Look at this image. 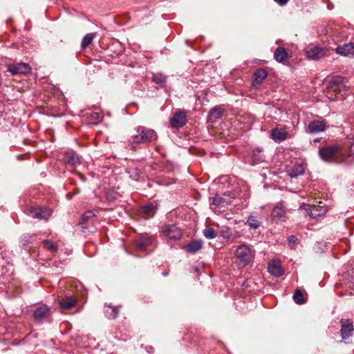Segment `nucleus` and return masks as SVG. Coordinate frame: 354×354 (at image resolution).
Masks as SVG:
<instances>
[{
	"label": "nucleus",
	"mask_w": 354,
	"mask_h": 354,
	"mask_svg": "<svg viewBox=\"0 0 354 354\" xmlns=\"http://www.w3.org/2000/svg\"><path fill=\"white\" fill-rule=\"evenodd\" d=\"M326 129V124L322 121L314 120L310 122L307 127V132L315 133L322 132Z\"/></svg>",
	"instance_id": "obj_18"
},
{
	"label": "nucleus",
	"mask_w": 354,
	"mask_h": 354,
	"mask_svg": "<svg viewBox=\"0 0 354 354\" xmlns=\"http://www.w3.org/2000/svg\"><path fill=\"white\" fill-rule=\"evenodd\" d=\"M67 197H68L69 199H71V196H69V194H67Z\"/></svg>",
	"instance_id": "obj_43"
},
{
	"label": "nucleus",
	"mask_w": 354,
	"mask_h": 354,
	"mask_svg": "<svg viewBox=\"0 0 354 354\" xmlns=\"http://www.w3.org/2000/svg\"><path fill=\"white\" fill-rule=\"evenodd\" d=\"M187 113L183 110L176 111L170 119V125L172 128L179 129L185 125L187 122Z\"/></svg>",
	"instance_id": "obj_7"
},
{
	"label": "nucleus",
	"mask_w": 354,
	"mask_h": 354,
	"mask_svg": "<svg viewBox=\"0 0 354 354\" xmlns=\"http://www.w3.org/2000/svg\"><path fill=\"white\" fill-rule=\"evenodd\" d=\"M224 113V109L220 106H215L210 109L207 116V122L212 124L215 123Z\"/></svg>",
	"instance_id": "obj_16"
},
{
	"label": "nucleus",
	"mask_w": 354,
	"mask_h": 354,
	"mask_svg": "<svg viewBox=\"0 0 354 354\" xmlns=\"http://www.w3.org/2000/svg\"><path fill=\"white\" fill-rule=\"evenodd\" d=\"M43 247L53 254L57 252L58 245L50 240L45 239L42 241Z\"/></svg>",
	"instance_id": "obj_31"
},
{
	"label": "nucleus",
	"mask_w": 354,
	"mask_h": 354,
	"mask_svg": "<svg viewBox=\"0 0 354 354\" xmlns=\"http://www.w3.org/2000/svg\"><path fill=\"white\" fill-rule=\"evenodd\" d=\"M152 243L151 237L146 234L138 236L134 240V245L138 250H145Z\"/></svg>",
	"instance_id": "obj_10"
},
{
	"label": "nucleus",
	"mask_w": 354,
	"mask_h": 354,
	"mask_svg": "<svg viewBox=\"0 0 354 354\" xmlns=\"http://www.w3.org/2000/svg\"><path fill=\"white\" fill-rule=\"evenodd\" d=\"M274 59L277 62L283 63L288 57L287 50L283 47H277L274 53Z\"/></svg>",
	"instance_id": "obj_26"
},
{
	"label": "nucleus",
	"mask_w": 354,
	"mask_h": 354,
	"mask_svg": "<svg viewBox=\"0 0 354 354\" xmlns=\"http://www.w3.org/2000/svg\"><path fill=\"white\" fill-rule=\"evenodd\" d=\"M337 54L348 56L354 53V44L352 43L346 44L343 46H339L336 48Z\"/></svg>",
	"instance_id": "obj_25"
},
{
	"label": "nucleus",
	"mask_w": 354,
	"mask_h": 354,
	"mask_svg": "<svg viewBox=\"0 0 354 354\" xmlns=\"http://www.w3.org/2000/svg\"><path fill=\"white\" fill-rule=\"evenodd\" d=\"M286 208L282 203H279L272 212V216L274 219L284 221L286 218Z\"/></svg>",
	"instance_id": "obj_21"
},
{
	"label": "nucleus",
	"mask_w": 354,
	"mask_h": 354,
	"mask_svg": "<svg viewBox=\"0 0 354 354\" xmlns=\"http://www.w3.org/2000/svg\"><path fill=\"white\" fill-rule=\"evenodd\" d=\"M252 160L253 165L263 162L266 160V155L263 149L261 147L255 148L252 152Z\"/></svg>",
	"instance_id": "obj_22"
},
{
	"label": "nucleus",
	"mask_w": 354,
	"mask_h": 354,
	"mask_svg": "<svg viewBox=\"0 0 354 354\" xmlns=\"http://www.w3.org/2000/svg\"><path fill=\"white\" fill-rule=\"evenodd\" d=\"M320 140H321V138H315L313 140V142L315 143V142H319Z\"/></svg>",
	"instance_id": "obj_41"
},
{
	"label": "nucleus",
	"mask_w": 354,
	"mask_h": 354,
	"mask_svg": "<svg viewBox=\"0 0 354 354\" xmlns=\"http://www.w3.org/2000/svg\"><path fill=\"white\" fill-rule=\"evenodd\" d=\"M119 313V308L111 305H105L104 313L107 318L114 319L117 317Z\"/></svg>",
	"instance_id": "obj_28"
},
{
	"label": "nucleus",
	"mask_w": 354,
	"mask_h": 354,
	"mask_svg": "<svg viewBox=\"0 0 354 354\" xmlns=\"http://www.w3.org/2000/svg\"><path fill=\"white\" fill-rule=\"evenodd\" d=\"M322 203V202H319V205H313L307 209V212L311 218H317L326 213V208Z\"/></svg>",
	"instance_id": "obj_15"
},
{
	"label": "nucleus",
	"mask_w": 354,
	"mask_h": 354,
	"mask_svg": "<svg viewBox=\"0 0 354 354\" xmlns=\"http://www.w3.org/2000/svg\"><path fill=\"white\" fill-rule=\"evenodd\" d=\"M162 232L171 239H179L182 236V231L176 224L165 225Z\"/></svg>",
	"instance_id": "obj_9"
},
{
	"label": "nucleus",
	"mask_w": 354,
	"mask_h": 354,
	"mask_svg": "<svg viewBox=\"0 0 354 354\" xmlns=\"http://www.w3.org/2000/svg\"><path fill=\"white\" fill-rule=\"evenodd\" d=\"M51 313L50 308L47 305L41 304L36 307L33 313V317L37 322L41 323L44 319L49 318Z\"/></svg>",
	"instance_id": "obj_8"
},
{
	"label": "nucleus",
	"mask_w": 354,
	"mask_h": 354,
	"mask_svg": "<svg viewBox=\"0 0 354 354\" xmlns=\"http://www.w3.org/2000/svg\"><path fill=\"white\" fill-rule=\"evenodd\" d=\"M152 80L156 84L162 85L166 82L167 77L162 73H156L153 75Z\"/></svg>",
	"instance_id": "obj_34"
},
{
	"label": "nucleus",
	"mask_w": 354,
	"mask_h": 354,
	"mask_svg": "<svg viewBox=\"0 0 354 354\" xmlns=\"http://www.w3.org/2000/svg\"><path fill=\"white\" fill-rule=\"evenodd\" d=\"M67 197H68L69 199H71V196H69V194H67Z\"/></svg>",
	"instance_id": "obj_42"
},
{
	"label": "nucleus",
	"mask_w": 354,
	"mask_h": 354,
	"mask_svg": "<svg viewBox=\"0 0 354 354\" xmlns=\"http://www.w3.org/2000/svg\"><path fill=\"white\" fill-rule=\"evenodd\" d=\"M346 77L336 75L331 78L326 86V95L330 100H341L344 98L342 93L348 87Z\"/></svg>",
	"instance_id": "obj_3"
},
{
	"label": "nucleus",
	"mask_w": 354,
	"mask_h": 354,
	"mask_svg": "<svg viewBox=\"0 0 354 354\" xmlns=\"http://www.w3.org/2000/svg\"><path fill=\"white\" fill-rule=\"evenodd\" d=\"M325 54L324 48L315 46L306 52V56L309 59L317 60L322 58Z\"/></svg>",
	"instance_id": "obj_20"
},
{
	"label": "nucleus",
	"mask_w": 354,
	"mask_h": 354,
	"mask_svg": "<svg viewBox=\"0 0 354 354\" xmlns=\"http://www.w3.org/2000/svg\"><path fill=\"white\" fill-rule=\"evenodd\" d=\"M29 215L34 218L46 219L52 214V211L49 208L35 207L28 209Z\"/></svg>",
	"instance_id": "obj_11"
},
{
	"label": "nucleus",
	"mask_w": 354,
	"mask_h": 354,
	"mask_svg": "<svg viewBox=\"0 0 354 354\" xmlns=\"http://www.w3.org/2000/svg\"><path fill=\"white\" fill-rule=\"evenodd\" d=\"M235 255L239 261V266L242 267L248 266L254 257L250 248L246 244L239 245L236 250Z\"/></svg>",
	"instance_id": "obj_5"
},
{
	"label": "nucleus",
	"mask_w": 354,
	"mask_h": 354,
	"mask_svg": "<svg viewBox=\"0 0 354 354\" xmlns=\"http://www.w3.org/2000/svg\"><path fill=\"white\" fill-rule=\"evenodd\" d=\"M202 245L201 240H194L185 246V250L187 253L195 254L201 249Z\"/></svg>",
	"instance_id": "obj_24"
},
{
	"label": "nucleus",
	"mask_w": 354,
	"mask_h": 354,
	"mask_svg": "<svg viewBox=\"0 0 354 354\" xmlns=\"http://www.w3.org/2000/svg\"><path fill=\"white\" fill-rule=\"evenodd\" d=\"M268 73L263 68H259L254 74V80L252 85L257 86L262 83L263 80L267 77Z\"/></svg>",
	"instance_id": "obj_27"
},
{
	"label": "nucleus",
	"mask_w": 354,
	"mask_h": 354,
	"mask_svg": "<svg viewBox=\"0 0 354 354\" xmlns=\"http://www.w3.org/2000/svg\"><path fill=\"white\" fill-rule=\"evenodd\" d=\"M268 269L270 274L274 277H281L283 274V270L279 261H272L268 264Z\"/></svg>",
	"instance_id": "obj_17"
},
{
	"label": "nucleus",
	"mask_w": 354,
	"mask_h": 354,
	"mask_svg": "<svg viewBox=\"0 0 354 354\" xmlns=\"http://www.w3.org/2000/svg\"><path fill=\"white\" fill-rule=\"evenodd\" d=\"M290 137L286 129L275 127L271 131V138L277 143H280Z\"/></svg>",
	"instance_id": "obj_13"
},
{
	"label": "nucleus",
	"mask_w": 354,
	"mask_h": 354,
	"mask_svg": "<svg viewBox=\"0 0 354 354\" xmlns=\"http://www.w3.org/2000/svg\"><path fill=\"white\" fill-rule=\"evenodd\" d=\"M274 1L281 6H285L288 2V0H274Z\"/></svg>",
	"instance_id": "obj_39"
},
{
	"label": "nucleus",
	"mask_w": 354,
	"mask_h": 354,
	"mask_svg": "<svg viewBox=\"0 0 354 354\" xmlns=\"http://www.w3.org/2000/svg\"><path fill=\"white\" fill-rule=\"evenodd\" d=\"M130 177L135 180L138 179V173L136 171H134L132 174H130Z\"/></svg>",
	"instance_id": "obj_40"
},
{
	"label": "nucleus",
	"mask_w": 354,
	"mask_h": 354,
	"mask_svg": "<svg viewBox=\"0 0 354 354\" xmlns=\"http://www.w3.org/2000/svg\"><path fill=\"white\" fill-rule=\"evenodd\" d=\"M30 66L25 62L10 64L8 66V71L12 75H26L31 72Z\"/></svg>",
	"instance_id": "obj_6"
},
{
	"label": "nucleus",
	"mask_w": 354,
	"mask_h": 354,
	"mask_svg": "<svg viewBox=\"0 0 354 354\" xmlns=\"http://www.w3.org/2000/svg\"><path fill=\"white\" fill-rule=\"evenodd\" d=\"M64 160L65 163L72 167H76L80 164V158L79 155L73 150L65 152L64 155Z\"/></svg>",
	"instance_id": "obj_14"
},
{
	"label": "nucleus",
	"mask_w": 354,
	"mask_h": 354,
	"mask_svg": "<svg viewBox=\"0 0 354 354\" xmlns=\"http://www.w3.org/2000/svg\"><path fill=\"white\" fill-rule=\"evenodd\" d=\"M261 216L257 212L251 214L247 220L246 225H248L250 228L257 229L261 225L260 221Z\"/></svg>",
	"instance_id": "obj_23"
},
{
	"label": "nucleus",
	"mask_w": 354,
	"mask_h": 354,
	"mask_svg": "<svg viewBox=\"0 0 354 354\" xmlns=\"http://www.w3.org/2000/svg\"><path fill=\"white\" fill-rule=\"evenodd\" d=\"M221 236L226 240L230 241L233 239V234L231 232L230 229L228 227H226L225 229H223L221 231Z\"/></svg>",
	"instance_id": "obj_37"
},
{
	"label": "nucleus",
	"mask_w": 354,
	"mask_h": 354,
	"mask_svg": "<svg viewBox=\"0 0 354 354\" xmlns=\"http://www.w3.org/2000/svg\"><path fill=\"white\" fill-rule=\"evenodd\" d=\"M304 172V168L301 165H295L290 169L288 171V175L291 178H297L302 175Z\"/></svg>",
	"instance_id": "obj_30"
},
{
	"label": "nucleus",
	"mask_w": 354,
	"mask_h": 354,
	"mask_svg": "<svg viewBox=\"0 0 354 354\" xmlns=\"http://www.w3.org/2000/svg\"><path fill=\"white\" fill-rule=\"evenodd\" d=\"M95 33H88L82 39L81 47L82 49L87 48L93 41Z\"/></svg>",
	"instance_id": "obj_33"
},
{
	"label": "nucleus",
	"mask_w": 354,
	"mask_h": 354,
	"mask_svg": "<svg viewBox=\"0 0 354 354\" xmlns=\"http://www.w3.org/2000/svg\"><path fill=\"white\" fill-rule=\"evenodd\" d=\"M289 244H295L297 241V238L295 236H290L288 239Z\"/></svg>",
	"instance_id": "obj_38"
},
{
	"label": "nucleus",
	"mask_w": 354,
	"mask_h": 354,
	"mask_svg": "<svg viewBox=\"0 0 354 354\" xmlns=\"http://www.w3.org/2000/svg\"><path fill=\"white\" fill-rule=\"evenodd\" d=\"M97 210H88L85 212L80 219V224L84 225L86 224L91 218H93L96 215Z\"/></svg>",
	"instance_id": "obj_32"
},
{
	"label": "nucleus",
	"mask_w": 354,
	"mask_h": 354,
	"mask_svg": "<svg viewBox=\"0 0 354 354\" xmlns=\"http://www.w3.org/2000/svg\"><path fill=\"white\" fill-rule=\"evenodd\" d=\"M158 134L153 129L145 126H138L135 128L133 133L129 140L130 149L136 151L140 145L148 147L150 145H156Z\"/></svg>",
	"instance_id": "obj_1"
},
{
	"label": "nucleus",
	"mask_w": 354,
	"mask_h": 354,
	"mask_svg": "<svg viewBox=\"0 0 354 354\" xmlns=\"http://www.w3.org/2000/svg\"><path fill=\"white\" fill-rule=\"evenodd\" d=\"M341 323V336L343 340H346L348 337L352 335V332L354 330L353 322L351 319H342Z\"/></svg>",
	"instance_id": "obj_12"
},
{
	"label": "nucleus",
	"mask_w": 354,
	"mask_h": 354,
	"mask_svg": "<svg viewBox=\"0 0 354 354\" xmlns=\"http://www.w3.org/2000/svg\"><path fill=\"white\" fill-rule=\"evenodd\" d=\"M319 155L325 162L341 163L344 162L348 153L339 145H327L319 148Z\"/></svg>",
	"instance_id": "obj_2"
},
{
	"label": "nucleus",
	"mask_w": 354,
	"mask_h": 354,
	"mask_svg": "<svg viewBox=\"0 0 354 354\" xmlns=\"http://www.w3.org/2000/svg\"><path fill=\"white\" fill-rule=\"evenodd\" d=\"M76 299L72 297H66L59 301L60 307L64 309L71 308L76 304Z\"/></svg>",
	"instance_id": "obj_29"
},
{
	"label": "nucleus",
	"mask_w": 354,
	"mask_h": 354,
	"mask_svg": "<svg viewBox=\"0 0 354 354\" xmlns=\"http://www.w3.org/2000/svg\"><path fill=\"white\" fill-rule=\"evenodd\" d=\"M156 209V205L149 203L142 206L140 212V214L143 216L144 218L149 219V218H151L155 215Z\"/></svg>",
	"instance_id": "obj_19"
},
{
	"label": "nucleus",
	"mask_w": 354,
	"mask_h": 354,
	"mask_svg": "<svg viewBox=\"0 0 354 354\" xmlns=\"http://www.w3.org/2000/svg\"><path fill=\"white\" fill-rule=\"evenodd\" d=\"M245 193L241 195L240 193L234 191L233 192H225L222 196L216 195L209 198L210 208L214 210L217 207H223L232 203V200L236 198H248L249 194L246 187H244Z\"/></svg>",
	"instance_id": "obj_4"
},
{
	"label": "nucleus",
	"mask_w": 354,
	"mask_h": 354,
	"mask_svg": "<svg viewBox=\"0 0 354 354\" xmlns=\"http://www.w3.org/2000/svg\"><path fill=\"white\" fill-rule=\"evenodd\" d=\"M203 233L204 236L208 239H212L216 236V231L210 227H207L205 229H204Z\"/></svg>",
	"instance_id": "obj_36"
},
{
	"label": "nucleus",
	"mask_w": 354,
	"mask_h": 354,
	"mask_svg": "<svg viewBox=\"0 0 354 354\" xmlns=\"http://www.w3.org/2000/svg\"><path fill=\"white\" fill-rule=\"evenodd\" d=\"M293 299L298 304H303L306 302L301 291L298 289L295 290L293 295Z\"/></svg>",
	"instance_id": "obj_35"
}]
</instances>
